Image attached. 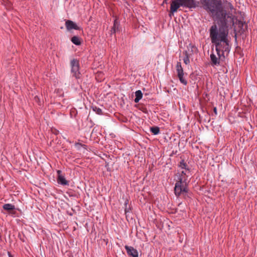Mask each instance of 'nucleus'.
<instances>
[{"mask_svg":"<svg viewBox=\"0 0 257 257\" xmlns=\"http://www.w3.org/2000/svg\"><path fill=\"white\" fill-rule=\"evenodd\" d=\"M188 182L177 180L174 187V193L178 197L181 195L186 194L188 192Z\"/></svg>","mask_w":257,"mask_h":257,"instance_id":"nucleus-3","label":"nucleus"},{"mask_svg":"<svg viewBox=\"0 0 257 257\" xmlns=\"http://www.w3.org/2000/svg\"><path fill=\"white\" fill-rule=\"evenodd\" d=\"M187 172H188V171L185 170L179 173L177 180L187 181L188 176L187 175Z\"/></svg>","mask_w":257,"mask_h":257,"instance_id":"nucleus-10","label":"nucleus"},{"mask_svg":"<svg viewBox=\"0 0 257 257\" xmlns=\"http://www.w3.org/2000/svg\"><path fill=\"white\" fill-rule=\"evenodd\" d=\"M183 7L189 9L195 8L196 7L195 0H174L170 5V13L173 14L177 11L180 7Z\"/></svg>","mask_w":257,"mask_h":257,"instance_id":"nucleus-2","label":"nucleus"},{"mask_svg":"<svg viewBox=\"0 0 257 257\" xmlns=\"http://www.w3.org/2000/svg\"><path fill=\"white\" fill-rule=\"evenodd\" d=\"M8 255L9 257H13L12 254L10 252H8Z\"/></svg>","mask_w":257,"mask_h":257,"instance_id":"nucleus-25","label":"nucleus"},{"mask_svg":"<svg viewBox=\"0 0 257 257\" xmlns=\"http://www.w3.org/2000/svg\"><path fill=\"white\" fill-rule=\"evenodd\" d=\"M240 23H241V21H238L239 25L240 24Z\"/></svg>","mask_w":257,"mask_h":257,"instance_id":"nucleus-30","label":"nucleus"},{"mask_svg":"<svg viewBox=\"0 0 257 257\" xmlns=\"http://www.w3.org/2000/svg\"><path fill=\"white\" fill-rule=\"evenodd\" d=\"M71 72L73 77L76 79L80 78V73L79 71V62L76 59H72L70 62Z\"/></svg>","mask_w":257,"mask_h":257,"instance_id":"nucleus-4","label":"nucleus"},{"mask_svg":"<svg viewBox=\"0 0 257 257\" xmlns=\"http://www.w3.org/2000/svg\"><path fill=\"white\" fill-rule=\"evenodd\" d=\"M178 166L181 169L187 170L188 172H190V169L189 168V167H188V165L185 162L184 160H182L180 162Z\"/></svg>","mask_w":257,"mask_h":257,"instance_id":"nucleus-14","label":"nucleus"},{"mask_svg":"<svg viewBox=\"0 0 257 257\" xmlns=\"http://www.w3.org/2000/svg\"><path fill=\"white\" fill-rule=\"evenodd\" d=\"M65 26L68 31H70L72 29L76 30H80L82 29L78 27L74 22L71 20H66L65 22Z\"/></svg>","mask_w":257,"mask_h":257,"instance_id":"nucleus-6","label":"nucleus"},{"mask_svg":"<svg viewBox=\"0 0 257 257\" xmlns=\"http://www.w3.org/2000/svg\"><path fill=\"white\" fill-rule=\"evenodd\" d=\"M183 55L184 56V57H183V59L184 63L186 65L189 64L190 63V59H189L190 56H189L188 52L187 51H184L183 52Z\"/></svg>","mask_w":257,"mask_h":257,"instance_id":"nucleus-11","label":"nucleus"},{"mask_svg":"<svg viewBox=\"0 0 257 257\" xmlns=\"http://www.w3.org/2000/svg\"><path fill=\"white\" fill-rule=\"evenodd\" d=\"M91 108L97 114H99V115L103 114V112H102V109L101 108L97 107L96 106L93 105L91 106Z\"/></svg>","mask_w":257,"mask_h":257,"instance_id":"nucleus-19","label":"nucleus"},{"mask_svg":"<svg viewBox=\"0 0 257 257\" xmlns=\"http://www.w3.org/2000/svg\"><path fill=\"white\" fill-rule=\"evenodd\" d=\"M210 59L212 62V65H216L219 64V60L213 53L210 55Z\"/></svg>","mask_w":257,"mask_h":257,"instance_id":"nucleus-13","label":"nucleus"},{"mask_svg":"<svg viewBox=\"0 0 257 257\" xmlns=\"http://www.w3.org/2000/svg\"><path fill=\"white\" fill-rule=\"evenodd\" d=\"M128 203V200H126L124 202V206H125V209H124V212L125 214H126L127 213L130 212L131 210V208L130 206L127 207V204Z\"/></svg>","mask_w":257,"mask_h":257,"instance_id":"nucleus-20","label":"nucleus"},{"mask_svg":"<svg viewBox=\"0 0 257 257\" xmlns=\"http://www.w3.org/2000/svg\"><path fill=\"white\" fill-rule=\"evenodd\" d=\"M249 22V20H244V16L242 15V36L243 35H246V34L248 33V23Z\"/></svg>","mask_w":257,"mask_h":257,"instance_id":"nucleus-7","label":"nucleus"},{"mask_svg":"<svg viewBox=\"0 0 257 257\" xmlns=\"http://www.w3.org/2000/svg\"><path fill=\"white\" fill-rule=\"evenodd\" d=\"M104 241H105L106 244L108 242V239H106V240H105V239H104Z\"/></svg>","mask_w":257,"mask_h":257,"instance_id":"nucleus-28","label":"nucleus"},{"mask_svg":"<svg viewBox=\"0 0 257 257\" xmlns=\"http://www.w3.org/2000/svg\"><path fill=\"white\" fill-rule=\"evenodd\" d=\"M71 42L75 45L79 46L81 43L80 38L77 36H73L71 39Z\"/></svg>","mask_w":257,"mask_h":257,"instance_id":"nucleus-15","label":"nucleus"},{"mask_svg":"<svg viewBox=\"0 0 257 257\" xmlns=\"http://www.w3.org/2000/svg\"><path fill=\"white\" fill-rule=\"evenodd\" d=\"M9 0H2V3L5 5V4H7L8 2H9Z\"/></svg>","mask_w":257,"mask_h":257,"instance_id":"nucleus-24","label":"nucleus"},{"mask_svg":"<svg viewBox=\"0 0 257 257\" xmlns=\"http://www.w3.org/2000/svg\"><path fill=\"white\" fill-rule=\"evenodd\" d=\"M4 5H5L6 7L9 9H11L12 7V4L9 1V2H8L7 4H5Z\"/></svg>","mask_w":257,"mask_h":257,"instance_id":"nucleus-22","label":"nucleus"},{"mask_svg":"<svg viewBox=\"0 0 257 257\" xmlns=\"http://www.w3.org/2000/svg\"><path fill=\"white\" fill-rule=\"evenodd\" d=\"M57 172L58 174L57 179L58 183L63 185H68V182L65 179V177L61 174V171L58 170Z\"/></svg>","mask_w":257,"mask_h":257,"instance_id":"nucleus-9","label":"nucleus"},{"mask_svg":"<svg viewBox=\"0 0 257 257\" xmlns=\"http://www.w3.org/2000/svg\"><path fill=\"white\" fill-rule=\"evenodd\" d=\"M124 247L129 256L138 257V251L136 249L134 248V247L125 245Z\"/></svg>","mask_w":257,"mask_h":257,"instance_id":"nucleus-8","label":"nucleus"},{"mask_svg":"<svg viewBox=\"0 0 257 257\" xmlns=\"http://www.w3.org/2000/svg\"><path fill=\"white\" fill-rule=\"evenodd\" d=\"M123 1L125 2L126 4H127L128 5V3H127V2H126V0H123Z\"/></svg>","mask_w":257,"mask_h":257,"instance_id":"nucleus-29","label":"nucleus"},{"mask_svg":"<svg viewBox=\"0 0 257 257\" xmlns=\"http://www.w3.org/2000/svg\"><path fill=\"white\" fill-rule=\"evenodd\" d=\"M227 4L230 6V9L232 10L233 9L232 6L230 3H228Z\"/></svg>","mask_w":257,"mask_h":257,"instance_id":"nucleus-26","label":"nucleus"},{"mask_svg":"<svg viewBox=\"0 0 257 257\" xmlns=\"http://www.w3.org/2000/svg\"><path fill=\"white\" fill-rule=\"evenodd\" d=\"M150 131L154 135H158L160 132V128L157 126L151 127Z\"/></svg>","mask_w":257,"mask_h":257,"instance_id":"nucleus-18","label":"nucleus"},{"mask_svg":"<svg viewBox=\"0 0 257 257\" xmlns=\"http://www.w3.org/2000/svg\"><path fill=\"white\" fill-rule=\"evenodd\" d=\"M213 112H214V113H215V115H217V108H216V107H214L213 108Z\"/></svg>","mask_w":257,"mask_h":257,"instance_id":"nucleus-23","label":"nucleus"},{"mask_svg":"<svg viewBox=\"0 0 257 257\" xmlns=\"http://www.w3.org/2000/svg\"><path fill=\"white\" fill-rule=\"evenodd\" d=\"M118 27H119V25L117 23L116 20H115L114 21L113 26L110 31L111 34L112 35V34H115L116 33V32L118 30Z\"/></svg>","mask_w":257,"mask_h":257,"instance_id":"nucleus-16","label":"nucleus"},{"mask_svg":"<svg viewBox=\"0 0 257 257\" xmlns=\"http://www.w3.org/2000/svg\"><path fill=\"white\" fill-rule=\"evenodd\" d=\"M207 8L212 13H216V19L220 26L218 30L216 25L210 29V37L212 43L215 44L216 51L219 56L220 52L222 54L229 51V41L227 38L228 27L234 25L235 17L232 14L227 13L222 6L221 1H214L207 4Z\"/></svg>","mask_w":257,"mask_h":257,"instance_id":"nucleus-1","label":"nucleus"},{"mask_svg":"<svg viewBox=\"0 0 257 257\" xmlns=\"http://www.w3.org/2000/svg\"><path fill=\"white\" fill-rule=\"evenodd\" d=\"M176 68L177 76L180 82L183 85H186L188 84V82L184 77V72L180 62H177Z\"/></svg>","mask_w":257,"mask_h":257,"instance_id":"nucleus-5","label":"nucleus"},{"mask_svg":"<svg viewBox=\"0 0 257 257\" xmlns=\"http://www.w3.org/2000/svg\"><path fill=\"white\" fill-rule=\"evenodd\" d=\"M104 241H105L106 244L108 242V239H106V240H105V239H104Z\"/></svg>","mask_w":257,"mask_h":257,"instance_id":"nucleus-27","label":"nucleus"},{"mask_svg":"<svg viewBox=\"0 0 257 257\" xmlns=\"http://www.w3.org/2000/svg\"><path fill=\"white\" fill-rule=\"evenodd\" d=\"M3 208L7 211H11L15 209L14 205L10 203L5 204L3 205Z\"/></svg>","mask_w":257,"mask_h":257,"instance_id":"nucleus-17","label":"nucleus"},{"mask_svg":"<svg viewBox=\"0 0 257 257\" xmlns=\"http://www.w3.org/2000/svg\"><path fill=\"white\" fill-rule=\"evenodd\" d=\"M75 146L78 148H79L80 147H82L84 148H86V145H84V144H82L81 143H76L75 144Z\"/></svg>","mask_w":257,"mask_h":257,"instance_id":"nucleus-21","label":"nucleus"},{"mask_svg":"<svg viewBox=\"0 0 257 257\" xmlns=\"http://www.w3.org/2000/svg\"><path fill=\"white\" fill-rule=\"evenodd\" d=\"M135 96L136 97L135 98L134 101L136 103H138L139 102V101L142 99L143 97V93L141 90H139L136 91L135 92Z\"/></svg>","mask_w":257,"mask_h":257,"instance_id":"nucleus-12","label":"nucleus"}]
</instances>
